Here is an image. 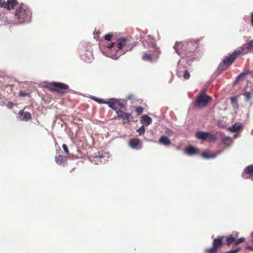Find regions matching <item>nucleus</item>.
<instances>
[{
	"instance_id": "12",
	"label": "nucleus",
	"mask_w": 253,
	"mask_h": 253,
	"mask_svg": "<svg viewBox=\"0 0 253 253\" xmlns=\"http://www.w3.org/2000/svg\"><path fill=\"white\" fill-rule=\"evenodd\" d=\"M19 118L22 121H28L31 119V115L28 112L20 110L19 113Z\"/></svg>"
},
{
	"instance_id": "23",
	"label": "nucleus",
	"mask_w": 253,
	"mask_h": 253,
	"mask_svg": "<svg viewBox=\"0 0 253 253\" xmlns=\"http://www.w3.org/2000/svg\"><path fill=\"white\" fill-rule=\"evenodd\" d=\"M222 245V237H219L213 241V246L217 249L221 247Z\"/></svg>"
},
{
	"instance_id": "45",
	"label": "nucleus",
	"mask_w": 253,
	"mask_h": 253,
	"mask_svg": "<svg viewBox=\"0 0 253 253\" xmlns=\"http://www.w3.org/2000/svg\"><path fill=\"white\" fill-rule=\"evenodd\" d=\"M166 132H167V133L169 134L171 133V131L169 129H168V130H167Z\"/></svg>"
},
{
	"instance_id": "6",
	"label": "nucleus",
	"mask_w": 253,
	"mask_h": 253,
	"mask_svg": "<svg viewBox=\"0 0 253 253\" xmlns=\"http://www.w3.org/2000/svg\"><path fill=\"white\" fill-rule=\"evenodd\" d=\"M197 138L203 140H209L211 142L215 141L216 138L215 135L211 132L198 131L196 133Z\"/></svg>"
},
{
	"instance_id": "16",
	"label": "nucleus",
	"mask_w": 253,
	"mask_h": 253,
	"mask_svg": "<svg viewBox=\"0 0 253 253\" xmlns=\"http://www.w3.org/2000/svg\"><path fill=\"white\" fill-rule=\"evenodd\" d=\"M140 121L143 126H148L151 124L152 122V120L150 117L147 115H144L141 117Z\"/></svg>"
},
{
	"instance_id": "19",
	"label": "nucleus",
	"mask_w": 253,
	"mask_h": 253,
	"mask_svg": "<svg viewBox=\"0 0 253 253\" xmlns=\"http://www.w3.org/2000/svg\"><path fill=\"white\" fill-rule=\"evenodd\" d=\"M55 161L58 165L63 166L66 162V158L62 155H59L55 157Z\"/></svg>"
},
{
	"instance_id": "47",
	"label": "nucleus",
	"mask_w": 253,
	"mask_h": 253,
	"mask_svg": "<svg viewBox=\"0 0 253 253\" xmlns=\"http://www.w3.org/2000/svg\"><path fill=\"white\" fill-rule=\"evenodd\" d=\"M252 24L253 25V13L252 14Z\"/></svg>"
},
{
	"instance_id": "24",
	"label": "nucleus",
	"mask_w": 253,
	"mask_h": 253,
	"mask_svg": "<svg viewBox=\"0 0 253 253\" xmlns=\"http://www.w3.org/2000/svg\"><path fill=\"white\" fill-rule=\"evenodd\" d=\"M232 141V139L228 136H224L222 138V143L227 146H230Z\"/></svg>"
},
{
	"instance_id": "46",
	"label": "nucleus",
	"mask_w": 253,
	"mask_h": 253,
	"mask_svg": "<svg viewBox=\"0 0 253 253\" xmlns=\"http://www.w3.org/2000/svg\"><path fill=\"white\" fill-rule=\"evenodd\" d=\"M238 137V134H236L234 135V138H236V137Z\"/></svg>"
},
{
	"instance_id": "3",
	"label": "nucleus",
	"mask_w": 253,
	"mask_h": 253,
	"mask_svg": "<svg viewBox=\"0 0 253 253\" xmlns=\"http://www.w3.org/2000/svg\"><path fill=\"white\" fill-rule=\"evenodd\" d=\"M143 45L148 48V50L144 53L142 59L145 61L153 62L158 59L160 54V50L157 47L156 41L151 36L145 37L143 42Z\"/></svg>"
},
{
	"instance_id": "20",
	"label": "nucleus",
	"mask_w": 253,
	"mask_h": 253,
	"mask_svg": "<svg viewBox=\"0 0 253 253\" xmlns=\"http://www.w3.org/2000/svg\"><path fill=\"white\" fill-rule=\"evenodd\" d=\"M17 4L16 0H8L6 1V8L8 10L13 9Z\"/></svg>"
},
{
	"instance_id": "43",
	"label": "nucleus",
	"mask_w": 253,
	"mask_h": 253,
	"mask_svg": "<svg viewBox=\"0 0 253 253\" xmlns=\"http://www.w3.org/2000/svg\"><path fill=\"white\" fill-rule=\"evenodd\" d=\"M246 248L253 251V247L252 246H247Z\"/></svg>"
},
{
	"instance_id": "35",
	"label": "nucleus",
	"mask_w": 253,
	"mask_h": 253,
	"mask_svg": "<svg viewBox=\"0 0 253 253\" xmlns=\"http://www.w3.org/2000/svg\"><path fill=\"white\" fill-rule=\"evenodd\" d=\"M190 73L187 71H185L183 74V78L185 79H188L190 78Z\"/></svg>"
},
{
	"instance_id": "44",
	"label": "nucleus",
	"mask_w": 253,
	"mask_h": 253,
	"mask_svg": "<svg viewBox=\"0 0 253 253\" xmlns=\"http://www.w3.org/2000/svg\"><path fill=\"white\" fill-rule=\"evenodd\" d=\"M251 237L252 238V242L253 243V231L251 233Z\"/></svg>"
},
{
	"instance_id": "11",
	"label": "nucleus",
	"mask_w": 253,
	"mask_h": 253,
	"mask_svg": "<svg viewBox=\"0 0 253 253\" xmlns=\"http://www.w3.org/2000/svg\"><path fill=\"white\" fill-rule=\"evenodd\" d=\"M253 175V165L247 167L244 170L242 176L244 178H248Z\"/></svg>"
},
{
	"instance_id": "34",
	"label": "nucleus",
	"mask_w": 253,
	"mask_h": 253,
	"mask_svg": "<svg viewBox=\"0 0 253 253\" xmlns=\"http://www.w3.org/2000/svg\"><path fill=\"white\" fill-rule=\"evenodd\" d=\"M217 249L214 247H213L209 249L208 252L209 253H216Z\"/></svg>"
},
{
	"instance_id": "38",
	"label": "nucleus",
	"mask_w": 253,
	"mask_h": 253,
	"mask_svg": "<svg viewBox=\"0 0 253 253\" xmlns=\"http://www.w3.org/2000/svg\"><path fill=\"white\" fill-rule=\"evenodd\" d=\"M62 148L64 151V152L66 153V154H68L69 153V151H68V147L67 146H66V145L65 144H63L62 145Z\"/></svg>"
},
{
	"instance_id": "13",
	"label": "nucleus",
	"mask_w": 253,
	"mask_h": 253,
	"mask_svg": "<svg viewBox=\"0 0 253 253\" xmlns=\"http://www.w3.org/2000/svg\"><path fill=\"white\" fill-rule=\"evenodd\" d=\"M184 151L186 155L189 156L197 154L199 153V150L192 146H190L185 148Z\"/></svg>"
},
{
	"instance_id": "33",
	"label": "nucleus",
	"mask_w": 253,
	"mask_h": 253,
	"mask_svg": "<svg viewBox=\"0 0 253 253\" xmlns=\"http://www.w3.org/2000/svg\"><path fill=\"white\" fill-rule=\"evenodd\" d=\"M145 131V127L143 125L138 129L136 130V131L139 133V135L143 134Z\"/></svg>"
},
{
	"instance_id": "10",
	"label": "nucleus",
	"mask_w": 253,
	"mask_h": 253,
	"mask_svg": "<svg viewBox=\"0 0 253 253\" xmlns=\"http://www.w3.org/2000/svg\"><path fill=\"white\" fill-rule=\"evenodd\" d=\"M117 114L118 117L124 120H126L129 122L132 120V117L130 114L124 112L121 110H118L117 111Z\"/></svg>"
},
{
	"instance_id": "9",
	"label": "nucleus",
	"mask_w": 253,
	"mask_h": 253,
	"mask_svg": "<svg viewBox=\"0 0 253 253\" xmlns=\"http://www.w3.org/2000/svg\"><path fill=\"white\" fill-rule=\"evenodd\" d=\"M129 146L133 149H139L142 148V143L137 138H133L129 141Z\"/></svg>"
},
{
	"instance_id": "1",
	"label": "nucleus",
	"mask_w": 253,
	"mask_h": 253,
	"mask_svg": "<svg viewBox=\"0 0 253 253\" xmlns=\"http://www.w3.org/2000/svg\"><path fill=\"white\" fill-rule=\"evenodd\" d=\"M197 43L189 42H176L174 46V49L178 55L181 57L179 62L183 64L184 61L189 64L195 58V49Z\"/></svg>"
},
{
	"instance_id": "29",
	"label": "nucleus",
	"mask_w": 253,
	"mask_h": 253,
	"mask_svg": "<svg viewBox=\"0 0 253 253\" xmlns=\"http://www.w3.org/2000/svg\"><path fill=\"white\" fill-rule=\"evenodd\" d=\"M244 95L246 98V100L249 101L252 98V94L250 92L247 91L244 94Z\"/></svg>"
},
{
	"instance_id": "7",
	"label": "nucleus",
	"mask_w": 253,
	"mask_h": 253,
	"mask_svg": "<svg viewBox=\"0 0 253 253\" xmlns=\"http://www.w3.org/2000/svg\"><path fill=\"white\" fill-rule=\"evenodd\" d=\"M48 87L50 90L62 93V90L68 89V85L63 83L53 82L49 84Z\"/></svg>"
},
{
	"instance_id": "26",
	"label": "nucleus",
	"mask_w": 253,
	"mask_h": 253,
	"mask_svg": "<svg viewBox=\"0 0 253 253\" xmlns=\"http://www.w3.org/2000/svg\"><path fill=\"white\" fill-rule=\"evenodd\" d=\"M244 46L249 51L253 52V41H251L245 44Z\"/></svg>"
},
{
	"instance_id": "36",
	"label": "nucleus",
	"mask_w": 253,
	"mask_h": 253,
	"mask_svg": "<svg viewBox=\"0 0 253 253\" xmlns=\"http://www.w3.org/2000/svg\"><path fill=\"white\" fill-rule=\"evenodd\" d=\"M240 248H237L234 250H231L228 252H226L225 253H237L240 250Z\"/></svg>"
},
{
	"instance_id": "14",
	"label": "nucleus",
	"mask_w": 253,
	"mask_h": 253,
	"mask_svg": "<svg viewBox=\"0 0 253 253\" xmlns=\"http://www.w3.org/2000/svg\"><path fill=\"white\" fill-rule=\"evenodd\" d=\"M238 233H233L232 235L226 237V244L230 246L232 244H234L236 237H238Z\"/></svg>"
},
{
	"instance_id": "37",
	"label": "nucleus",
	"mask_w": 253,
	"mask_h": 253,
	"mask_svg": "<svg viewBox=\"0 0 253 253\" xmlns=\"http://www.w3.org/2000/svg\"><path fill=\"white\" fill-rule=\"evenodd\" d=\"M6 1L4 0H0V6L1 7H6Z\"/></svg>"
},
{
	"instance_id": "21",
	"label": "nucleus",
	"mask_w": 253,
	"mask_h": 253,
	"mask_svg": "<svg viewBox=\"0 0 253 253\" xmlns=\"http://www.w3.org/2000/svg\"><path fill=\"white\" fill-rule=\"evenodd\" d=\"M100 156L102 159V160L100 161V162L102 163H105V162L108 161L110 157V155L108 152H104Z\"/></svg>"
},
{
	"instance_id": "42",
	"label": "nucleus",
	"mask_w": 253,
	"mask_h": 253,
	"mask_svg": "<svg viewBox=\"0 0 253 253\" xmlns=\"http://www.w3.org/2000/svg\"><path fill=\"white\" fill-rule=\"evenodd\" d=\"M13 104L12 103H9L7 105V107L9 108H11L13 107Z\"/></svg>"
},
{
	"instance_id": "22",
	"label": "nucleus",
	"mask_w": 253,
	"mask_h": 253,
	"mask_svg": "<svg viewBox=\"0 0 253 253\" xmlns=\"http://www.w3.org/2000/svg\"><path fill=\"white\" fill-rule=\"evenodd\" d=\"M159 142L165 145H169L170 144V140L166 136H162L159 139Z\"/></svg>"
},
{
	"instance_id": "30",
	"label": "nucleus",
	"mask_w": 253,
	"mask_h": 253,
	"mask_svg": "<svg viewBox=\"0 0 253 253\" xmlns=\"http://www.w3.org/2000/svg\"><path fill=\"white\" fill-rule=\"evenodd\" d=\"M232 105L233 107L237 108L238 107L237 99L235 97L231 98Z\"/></svg>"
},
{
	"instance_id": "32",
	"label": "nucleus",
	"mask_w": 253,
	"mask_h": 253,
	"mask_svg": "<svg viewBox=\"0 0 253 253\" xmlns=\"http://www.w3.org/2000/svg\"><path fill=\"white\" fill-rule=\"evenodd\" d=\"M245 241V239L243 237H241L240 238V239H238V240H236L235 239V242H234V245H239L242 243H243Z\"/></svg>"
},
{
	"instance_id": "8",
	"label": "nucleus",
	"mask_w": 253,
	"mask_h": 253,
	"mask_svg": "<svg viewBox=\"0 0 253 253\" xmlns=\"http://www.w3.org/2000/svg\"><path fill=\"white\" fill-rule=\"evenodd\" d=\"M91 98L99 103L107 104L111 108L115 110H117L116 103H117V102H116V98H112L110 99L109 101H104L102 99H99L95 97H93Z\"/></svg>"
},
{
	"instance_id": "4",
	"label": "nucleus",
	"mask_w": 253,
	"mask_h": 253,
	"mask_svg": "<svg viewBox=\"0 0 253 253\" xmlns=\"http://www.w3.org/2000/svg\"><path fill=\"white\" fill-rule=\"evenodd\" d=\"M15 17L18 23L29 22L30 21L31 12L27 5L21 4L16 8Z\"/></svg>"
},
{
	"instance_id": "5",
	"label": "nucleus",
	"mask_w": 253,
	"mask_h": 253,
	"mask_svg": "<svg viewBox=\"0 0 253 253\" xmlns=\"http://www.w3.org/2000/svg\"><path fill=\"white\" fill-rule=\"evenodd\" d=\"M211 100V99L210 96L202 92L198 96L195 105L199 108H203L207 105Z\"/></svg>"
},
{
	"instance_id": "48",
	"label": "nucleus",
	"mask_w": 253,
	"mask_h": 253,
	"mask_svg": "<svg viewBox=\"0 0 253 253\" xmlns=\"http://www.w3.org/2000/svg\"><path fill=\"white\" fill-rule=\"evenodd\" d=\"M252 74H251V76H252V77L253 78V72H252Z\"/></svg>"
},
{
	"instance_id": "39",
	"label": "nucleus",
	"mask_w": 253,
	"mask_h": 253,
	"mask_svg": "<svg viewBox=\"0 0 253 253\" xmlns=\"http://www.w3.org/2000/svg\"><path fill=\"white\" fill-rule=\"evenodd\" d=\"M112 37V35L111 34H108L105 36V40L106 41H110L111 39V38Z\"/></svg>"
},
{
	"instance_id": "27",
	"label": "nucleus",
	"mask_w": 253,
	"mask_h": 253,
	"mask_svg": "<svg viewBox=\"0 0 253 253\" xmlns=\"http://www.w3.org/2000/svg\"><path fill=\"white\" fill-rule=\"evenodd\" d=\"M117 103H116V107L117 109H118L119 108H123L125 107V104L124 103V101L120 99H117Z\"/></svg>"
},
{
	"instance_id": "28",
	"label": "nucleus",
	"mask_w": 253,
	"mask_h": 253,
	"mask_svg": "<svg viewBox=\"0 0 253 253\" xmlns=\"http://www.w3.org/2000/svg\"><path fill=\"white\" fill-rule=\"evenodd\" d=\"M102 160L100 156H97L94 157L92 160L91 161L92 163H94L95 164H99V163H102L100 162V161Z\"/></svg>"
},
{
	"instance_id": "31",
	"label": "nucleus",
	"mask_w": 253,
	"mask_h": 253,
	"mask_svg": "<svg viewBox=\"0 0 253 253\" xmlns=\"http://www.w3.org/2000/svg\"><path fill=\"white\" fill-rule=\"evenodd\" d=\"M248 74V72H244V73H241L237 78L236 79V82H237L241 79H243L244 78H245L246 76Z\"/></svg>"
},
{
	"instance_id": "2",
	"label": "nucleus",
	"mask_w": 253,
	"mask_h": 253,
	"mask_svg": "<svg viewBox=\"0 0 253 253\" xmlns=\"http://www.w3.org/2000/svg\"><path fill=\"white\" fill-rule=\"evenodd\" d=\"M107 48V56L113 59H117L120 56L125 54L131 47L129 41L123 37L119 38L115 42L106 46Z\"/></svg>"
},
{
	"instance_id": "17",
	"label": "nucleus",
	"mask_w": 253,
	"mask_h": 253,
	"mask_svg": "<svg viewBox=\"0 0 253 253\" xmlns=\"http://www.w3.org/2000/svg\"><path fill=\"white\" fill-rule=\"evenodd\" d=\"M243 127L242 124L237 123L235 124L232 127H229L228 130L231 132H235L242 129Z\"/></svg>"
},
{
	"instance_id": "25",
	"label": "nucleus",
	"mask_w": 253,
	"mask_h": 253,
	"mask_svg": "<svg viewBox=\"0 0 253 253\" xmlns=\"http://www.w3.org/2000/svg\"><path fill=\"white\" fill-rule=\"evenodd\" d=\"M245 48V46L239 47L237 48L234 51V52L231 54L234 55L235 56V58H236L237 56L240 55L241 54L243 53L244 52Z\"/></svg>"
},
{
	"instance_id": "41",
	"label": "nucleus",
	"mask_w": 253,
	"mask_h": 253,
	"mask_svg": "<svg viewBox=\"0 0 253 253\" xmlns=\"http://www.w3.org/2000/svg\"><path fill=\"white\" fill-rule=\"evenodd\" d=\"M27 94L23 91H20V96H24L25 95H26Z\"/></svg>"
},
{
	"instance_id": "15",
	"label": "nucleus",
	"mask_w": 253,
	"mask_h": 253,
	"mask_svg": "<svg viewBox=\"0 0 253 253\" xmlns=\"http://www.w3.org/2000/svg\"><path fill=\"white\" fill-rule=\"evenodd\" d=\"M235 59V56L234 55L229 54L228 56H226L223 60V64L226 66L230 65L234 60Z\"/></svg>"
},
{
	"instance_id": "40",
	"label": "nucleus",
	"mask_w": 253,
	"mask_h": 253,
	"mask_svg": "<svg viewBox=\"0 0 253 253\" xmlns=\"http://www.w3.org/2000/svg\"><path fill=\"white\" fill-rule=\"evenodd\" d=\"M136 111L138 114H141L142 113L143 109L141 107H137L136 108Z\"/></svg>"
},
{
	"instance_id": "18",
	"label": "nucleus",
	"mask_w": 253,
	"mask_h": 253,
	"mask_svg": "<svg viewBox=\"0 0 253 253\" xmlns=\"http://www.w3.org/2000/svg\"><path fill=\"white\" fill-rule=\"evenodd\" d=\"M221 153L220 151H218L215 154H209L207 152H203L201 154V156L205 159H213L216 157L217 155Z\"/></svg>"
}]
</instances>
